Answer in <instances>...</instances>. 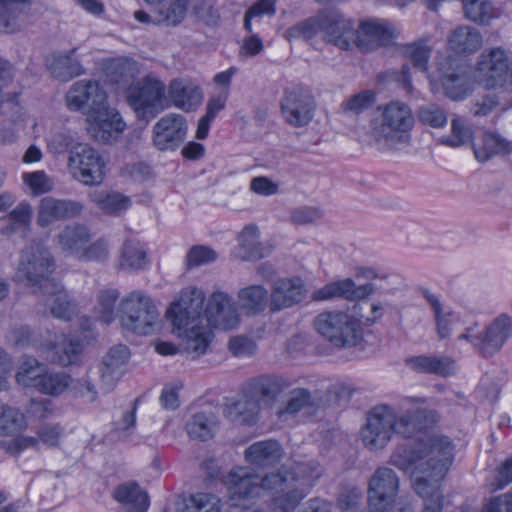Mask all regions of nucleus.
Masks as SVG:
<instances>
[{"mask_svg":"<svg viewBox=\"0 0 512 512\" xmlns=\"http://www.w3.org/2000/svg\"><path fill=\"white\" fill-rule=\"evenodd\" d=\"M330 11H321L315 16H312L288 30L291 37H300L304 40H311L316 35L321 34L322 39L325 41L327 31V20Z\"/></svg>","mask_w":512,"mask_h":512,"instance_id":"44","label":"nucleus"},{"mask_svg":"<svg viewBox=\"0 0 512 512\" xmlns=\"http://www.w3.org/2000/svg\"><path fill=\"white\" fill-rule=\"evenodd\" d=\"M283 458V449L276 440H263L251 444L244 451V459L256 468H269Z\"/></svg>","mask_w":512,"mask_h":512,"instance_id":"32","label":"nucleus"},{"mask_svg":"<svg viewBox=\"0 0 512 512\" xmlns=\"http://www.w3.org/2000/svg\"><path fill=\"white\" fill-rule=\"evenodd\" d=\"M327 21L326 43L343 51L359 49V30L353 20L330 11Z\"/></svg>","mask_w":512,"mask_h":512,"instance_id":"19","label":"nucleus"},{"mask_svg":"<svg viewBox=\"0 0 512 512\" xmlns=\"http://www.w3.org/2000/svg\"><path fill=\"white\" fill-rule=\"evenodd\" d=\"M83 204L72 199H58L52 196L43 197L37 206L36 223L41 228L66 219L79 216Z\"/></svg>","mask_w":512,"mask_h":512,"instance_id":"18","label":"nucleus"},{"mask_svg":"<svg viewBox=\"0 0 512 512\" xmlns=\"http://www.w3.org/2000/svg\"><path fill=\"white\" fill-rule=\"evenodd\" d=\"M420 293L433 312L439 338L445 339L449 337L452 332L453 311L445 308L439 296L432 293L429 289L421 288Z\"/></svg>","mask_w":512,"mask_h":512,"instance_id":"38","label":"nucleus"},{"mask_svg":"<svg viewBox=\"0 0 512 512\" xmlns=\"http://www.w3.org/2000/svg\"><path fill=\"white\" fill-rule=\"evenodd\" d=\"M315 103L311 95L304 91H286L281 101L285 121L294 127L306 126L313 118Z\"/></svg>","mask_w":512,"mask_h":512,"instance_id":"20","label":"nucleus"},{"mask_svg":"<svg viewBox=\"0 0 512 512\" xmlns=\"http://www.w3.org/2000/svg\"><path fill=\"white\" fill-rule=\"evenodd\" d=\"M204 300L200 289L188 287L182 290L179 299L167 311L174 333L181 339L183 349L193 358L207 351L212 336L211 330L203 324Z\"/></svg>","mask_w":512,"mask_h":512,"instance_id":"4","label":"nucleus"},{"mask_svg":"<svg viewBox=\"0 0 512 512\" xmlns=\"http://www.w3.org/2000/svg\"><path fill=\"white\" fill-rule=\"evenodd\" d=\"M49 359L52 363L68 366L77 361L83 351V344L75 338L62 335L61 341L50 347Z\"/></svg>","mask_w":512,"mask_h":512,"instance_id":"41","label":"nucleus"},{"mask_svg":"<svg viewBox=\"0 0 512 512\" xmlns=\"http://www.w3.org/2000/svg\"><path fill=\"white\" fill-rule=\"evenodd\" d=\"M118 318L124 330L138 335L155 333L161 322L160 312L154 301L139 290L128 293L120 300Z\"/></svg>","mask_w":512,"mask_h":512,"instance_id":"7","label":"nucleus"},{"mask_svg":"<svg viewBox=\"0 0 512 512\" xmlns=\"http://www.w3.org/2000/svg\"><path fill=\"white\" fill-rule=\"evenodd\" d=\"M358 30L359 50L362 52L373 51L382 45H386L399 34L393 24L379 19L362 21Z\"/></svg>","mask_w":512,"mask_h":512,"instance_id":"23","label":"nucleus"},{"mask_svg":"<svg viewBox=\"0 0 512 512\" xmlns=\"http://www.w3.org/2000/svg\"><path fill=\"white\" fill-rule=\"evenodd\" d=\"M54 269L55 262L48 248L34 241L21 251L14 278L34 293H40L55 282L51 278Z\"/></svg>","mask_w":512,"mask_h":512,"instance_id":"6","label":"nucleus"},{"mask_svg":"<svg viewBox=\"0 0 512 512\" xmlns=\"http://www.w3.org/2000/svg\"><path fill=\"white\" fill-rule=\"evenodd\" d=\"M475 157L479 161H487L495 155H505L511 152L512 147L509 142L498 134L485 132L481 141L473 146Z\"/></svg>","mask_w":512,"mask_h":512,"instance_id":"43","label":"nucleus"},{"mask_svg":"<svg viewBox=\"0 0 512 512\" xmlns=\"http://www.w3.org/2000/svg\"><path fill=\"white\" fill-rule=\"evenodd\" d=\"M454 445L442 435H431L419 440L411 449L399 446L390 457V463L413 478L417 495L437 490L454 460Z\"/></svg>","mask_w":512,"mask_h":512,"instance_id":"2","label":"nucleus"},{"mask_svg":"<svg viewBox=\"0 0 512 512\" xmlns=\"http://www.w3.org/2000/svg\"><path fill=\"white\" fill-rule=\"evenodd\" d=\"M466 18L469 20L487 24L498 16V10L490 0H462Z\"/></svg>","mask_w":512,"mask_h":512,"instance_id":"49","label":"nucleus"},{"mask_svg":"<svg viewBox=\"0 0 512 512\" xmlns=\"http://www.w3.org/2000/svg\"><path fill=\"white\" fill-rule=\"evenodd\" d=\"M32 0H0V32H18L29 14Z\"/></svg>","mask_w":512,"mask_h":512,"instance_id":"31","label":"nucleus"},{"mask_svg":"<svg viewBox=\"0 0 512 512\" xmlns=\"http://www.w3.org/2000/svg\"><path fill=\"white\" fill-rule=\"evenodd\" d=\"M46 367L35 358L27 357L23 360L16 374V381L24 387L38 388Z\"/></svg>","mask_w":512,"mask_h":512,"instance_id":"50","label":"nucleus"},{"mask_svg":"<svg viewBox=\"0 0 512 512\" xmlns=\"http://www.w3.org/2000/svg\"><path fill=\"white\" fill-rule=\"evenodd\" d=\"M379 116L370 122V137L383 151H401L411 143L414 116L401 101H391L379 107Z\"/></svg>","mask_w":512,"mask_h":512,"instance_id":"5","label":"nucleus"},{"mask_svg":"<svg viewBox=\"0 0 512 512\" xmlns=\"http://www.w3.org/2000/svg\"><path fill=\"white\" fill-rule=\"evenodd\" d=\"M91 236L86 226L72 223L64 226L55 236V247L68 256L78 258L84 246L90 242Z\"/></svg>","mask_w":512,"mask_h":512,"instance_id":"27","label":"nucleus"},{"mask_svg":"<svg viewBox=\"0 0 512 512\" xmlns=\"http://www.w3.org/2000/svg\"><path fill=\"white\" fill-rule=\"evenodd\" d=\"M406 365L417 373L435 374L446 377L455 371V362L448 356L423 354L405 360Z\"/></svg>","mask_w":512,"mask_h":512,"instance_id":"35","label":"nucleus"},{"mask_svg":"<svg viewBox=\"0 0 512 512\" xmlns=\"http://www.w3.org/2000/svg\"><path fill=\"white\" fill-rule=\"evenodd\" d=\"M239 307L249 315H257L270 308V294L263 285H249L237 293Z\"/></svg>","mask_w":512,"mask_h":512,"instance_id":"37","label":"nucleus"},{"mask_svg":"<svg viewBox=\"0 0 512 512\" xmlns=\"http://www.w3.org/2000/svg\"><path fill=\"white\" fill-rule=\"evenodd\" d=\"M169 97L175 107L185 112L195 110L201 103V89L192 82L175 79L168 88Z\"/></svg>","mask_w":512,"mask_h":512,"instance_id":"34","label":"nucleus"},{"mask_svg":"<svg viewBox=\"0 0 512 512\" xmlns=\"http://www.w3.org/2000/svg\"><path fill=\"white\" fill-rule=\"evenodd\" d=\"M166 85L150 73L126 89V100L140 120L149 121L165 110Z\"/></svg>","mask_w":512,"mask_h":512,"instance_id":"8","label":"nucleus"},{"mask_svg":"<svg viewBox=\"0 0 512 512\" xmlns=\"http://www.w3.org/2000/svg\"><path fill=\"white\" fill-rule=\"evenodd\" d=\"M275 13L274 0H259L253 4L245 13L244 16V29L250 34L244 37L239 51V56L243 58L254 57L259 55L263 49L264 44L262 39L252 33V19L262 15H273Z\"/></svg>","mask_w":512,"mask_h":512,"instance_id":"24","label":"nucleus"},{"mask_svg":"<svg viewBox=\"0 0 512 512\" xmlns=\"http://www.w3.org/2000/svg\"><path fill=\"white\" fill-rule=\"evenodd\" d=\"M193 3V13L195 16L207 25H216L220 19L218 10L209 0H195Z\"/></svg>","mask_w":512,"mask_h":512,"instance_id":"62","label":"nucleus"},{"mask_svg":"<svg viewBox=\"0 0 512 512\" xmlns=\"http://www.w3.org/2000/svg\"><path fill=\"white\" fill-rule=\"evenodd\" d=\"M229 350L237 357L250 356L256 350V343L246 336H237L229 341Z\"/></svg>","mask_w":512,"mask_h":512,"instance_id":"64","label":"nucleus"},{"mask_svg":"<svg viewBox=\"0 0 512 512\" xmlns=\"http://www.w3.org/2000/svg\"><path fill=\"white\" fill-rule=\"evenodd\" d=\"M187 130V122L182 115L169 113L153 126V144L160 151L175 150L185 140Z\"/></svg>","mask_w":512,"mask_h":512,"instance_id":"16","label":"nucleus"},{"mask_svg":"<svg viewBox=\"0 0 512 512\" xmlns=\"http://www.w3.org/2000/svg\"><path fill=\"white\" fill-rule=\"evenodd\" d=\"M147 263L146 252L143 247L134 241L125 242L122 250L120 266L127 270H139Z\"/></svg>","mask_w":512,"mask_h":512,"instance_id":"53","label":"nucleus"},{"mask_svg":"<svg viewBox=\"0 0 512 512\" xmlns=\"http://www.w3.org/2000/svg\"><path fill=\"white\" fill-rule=\"evenodd\" d=\"M307 290L299 277L276 280L270 293V311L278 312L302 302Z\"/></svg>","mask_w":512,"mask_h":512,"instance_id":"22","label":"nucleus"},{"mask_svg":"<svg viewBox=\"0 0 512 512\" xmlns=\"http://www.w3.org/2000/svg\"><path fill=\"white\" fill-rule=\"evenodd\" d=\"M314 326L323 338L338 348L354 346L359 339L357 322L341 311L320 313L314 320Z\"/></svg>","mask_w":512,"mask_h":512,"instance_id":"10","label":"nucleus"},{"mask_svg":"<svg viewBox=\"0 0 512 512\" xmlns=\"http://www.w3.org/2000/svg\"><path fill=\"white\" fill-rule=\"evenodd\" d=\"M119 296V291L113 288L98 292L94 310L98 318L105 324H110L114 320L115 303Z\"/></svg>","mask_w":512,"mask_h":512,"instance_id":"51","label":"nucleus"},{"mask_svg":"<svg viewBox=\"0 0 512 512\" xmlns=\"http://www.w3.org/2000/svg\"><path fill=\"white\" fill-rule=\"evenodd\" d=\"M260 233L256 225H247L237 237L238 246L233 255L242 261H256L267 257L271 249L259 241Z\"/></svg>","mask_w":512,"mask_h":512,"instance_id":"29","label":"nucleus"},{"mask_svg":"<svg viewBox=\"0 0 512 512\" xmlns=\"http://www.w3.org/2000/svg\"><path fill=\"white\" fill-rule=\"evenodd\" d=\"M290 383L278 375H262L251 379L246 387L264 407H272Z\"/></svg>","mask_w":512,"mask_h":512,"instance_id":"26","label":"nucleus"},{"mask_svg":"<svg viewBox=\"0 0 512 512\" xmlns=\"http://www.w3.org/2000/svg\"><path fill=\"white\" fill-rule=\"evenodd\" d=\"M323 469L315 460L284 465L261 478L248 467H235L222 479L231 505L248 508L261 491L273 494V505L281 512H293L322 476Z\"/></svg>","mask_w":512,"mask_h":512,"instance_id":"1","label":"nucleus"},{"mask_svg":"<svg viewBox=\"0 0 512 512\" xmlns=\"http://www.w3.org/2000/svg\"><path fill=\"white\" fill-rule=\"evenodd\" d=\"M399 480L395 472L386 467L376 470L368 489L369 507L372 512H384L395 501Z\"/></svg>","mask_w":512,"mask_h":512,"instance_id":"14","label":"nucleus"},{"mask_svg":"<svg viewBox=\"0 0 512 512\" xmlns=\"http://www.w3.org/2000/svg\"><path fill=\"white\" fill-rule=\"evenodd\" d=\"M445 93L453 100L463 98L469 89L466 61L458 57L440 58L437 62Z\"/></svg>","mask_w":512,"mask_h":512,"instance_id":"15","label":"nucleus"},{"mask_svg":"<svg viewBox=\"0 0 512 512\" xmlns=\"http://www.w3.org/2000/svg\"><path fill=\"white\" fill-rule=\"evenodd\" d=\"M67 107L82 112L86 118L108 105L107 93L95 80L75 82L66 94Z\"/></svg>","mask_w":512,"mask_h":512,"instance_id":"13","label":"nucleus"},{"mask_svg":"<svg viewBox=\"0 0 512 512\" xmlns=\"http://www.w3.org/2000/svg\"><path fill=\"white\" fill-rule=\"evenodd\" d=\"M45 297L44 305L55 318L69 321L77 312L75 302L70 298L64 287L58 283L48 284V287L40 292Z\"/></svg>","mask_w":512,"mask_h":512,"instance_id":"30","label":"nucleus"},{"mask_svg":"<svg viewBox=\"0 0 512 512\" xmlns=\"http://www.w3.org/2000/svg\"><path fill=\"white\" fill-rule=\"evenodd\" d=\"M217 253L208 246H192L186 255V265L188 268L198 267L215 261Z\"/></svg>","mask_w":512,"mask_h":512,"instance_id":"60","label":"nucleus"},{"mask_svg":"<svg viewBox=\"0 0 512 512\" xmlns=\"http://www.w3.org/2000/svg\"><path fill=\"white\" fill-rule=\"evenodd\" d=\"M482 42L479 30L469 25L457 26L447 37L449 49L458 55L476 53L482 47Z\"/></svg>","mask_w":512,"mask_h":512,"instance_id":"33","label":"nucleus"},{"mask_svg":"<svg viewBox=\"0 0 512 512\" xmlns=\"http://www.w3.org/2000/svg\"><path fill=\"white\" fill-rule=\"evenodd\" d=\"M437 421V414L419 406L400 411L382 405L373 408L366 425L361 430V439L370 450L383 449L391 440L392 434L410 438Z\"/></svg>","mask_w":512,"mask_h":512,"instance_id":"3","label":"nucleus"},{"mask_svg":"<svg viewBox=\"0 0 512 512\" xmlns=\"http://www.w3.org/2000/svg\"><path fill=\"white\" fill-rule=\"evenodd\" d=\"M89 198L100 210L111 215H118L131 205L130 198L118 192L96 190L89 194Z\"/></svg>","mask_w":512,"mask_h":512,"instance_id":"46","label":"nucleus"},{"mask_svg":"<svg viewBox=\"0 0 512 512\" xmlns=\"http://www.w3.org/2000/svg\"><path fill=\"white\" fill-rule=\"evenodd\" d=\"M376 100L372 90H363L349 97L341 104L343 112L351 115H359L371 107Z\"/></svg>","mask_w":512,"mask_h":512,"instance_id":"56","label":"nucleus"},{"mask_svg":"<svg viewBox=\"0 0 512 512\" xmlns=\"http://www.w3.org/2000/svg\"><path fill=\"white\" fill-rule=\"evenodd\" d=\"M14 109L15 118H13L12 124H0V142L3 144H11L15 142L19 129L22 128L25 123V113L22 111V108L18 105L14 107Z\"/></svg>","mask_w":512,"mask_h":512,"instance_id":"59","label":"nucleus"},{"mask_svg":"<svg viewBox=\"0 0 512 512\" xmlns=\"http://www.w3.org/2000/svg\"><path fill=\"white\" fill-rule=\"evenodd\" d=\"M114 499L122 505L123 512H146L149 496L137 483L127 482L117 486L113 492Z\"/></svg>","mask_w":512,"mask_h":512,"instance_id":"36","label":"nucleus"},{"mask_svg":"<svg viewBox=\"0 0 512 512\" xmlns=\"http://www.w3.org/2000/svg\"><path fill=\"white\" fill-rule=\"evenodd\" d=\"M32 215V206L26 201L20 202L8 215L9 229L23 232L29 230Z\"/></svg>","mask_w":512,"mask_h":512,"instance_id":"57","label":"nucleus"},{"mask_svg":"<svg viewBox=\"0 0 512 512\" xmlns=\"http://www.w3.org/2000/svg\"><path fill=\"white\" fill-rule=\"evenodd\" d=\"M109 251L105 242L99 240L83 247L78 259L82 261H104L108 258Z\"/></svg>","mask_w":512,"mask_h":512,"instance_id":"63","label":"nucleus"},{"mask_svg":"<svg viewBox=\"0 0 512 512\" xmlns=\"http://www.w3.org/2000/svg\"><path fill=\"white\" fill-rule=\"evenodd\" d=\"M37 388L43 394L56 396L63 393L71 384V377L65 372L45 370Z\"/></svg>","mask_w":512,"mask_h":512,"instance_id":"52","label":"nucleus"},{"mask_svg":"<svg viewBox=\"0 0 512 512\" xmlns=\"http://www.w3.org/2000/svg\"><path fill=\"white\" fill-rule=\"evenodd\" d=\"M88 134L99 143H110L125 129V123L118 111L109 105L86 118Z\"/></svg>","mask_w":512,"mask_h":512,"instance_id":"17","label":"nucleus"},{"mask_svg":"<svg viewBox=\"0 0 512 512\" xmlns=\"http://www.w3.org/2000/svg\"><path fill=\"white\" fill-rule=\"evenodd\" d=\"M68 168L72 176L84 185H99L105 178V163L101 155L87 144L71 148Z\"/></svg>","mask_w":512,"mask_h":512,"instance_id":"12","label":"nucleus"},{"mask_svg":"<svg viewBox=\"0 0 512 512\" xmlns=\"http://www.w3.org/2000/svg\"><path fill=\"white\" fill-rule=\"evenodd\" d=\"M472 139L471 129L458 117L451 121V134L442 138V143L450 147H459Z\"/></svg>","mask_w":512,"mask_h":512,"instance_id":"58","label":"nucleus"},{"mask_svg":"<svg viewBox=\"0 0 512 512\" xmlns=\"http://www.w3.org/2000/svg\"><path fill=\"white\" fill-rule=\"evenodd\" d=\"M129 358V350L127 346L119 344L110 348L108 353L103 357L102 366L100 368L101 378L105 385L112 387L121 374V367Z\"/></svg>","mask_w":512,"mask_h":512,"instance_id":"39","label":"nucleus"},{"mask_svg":"<svg viewBox=\"0 0 512 512\" xmlns=\"http://www.w3.org/2000/svg\"><path fill=\"white\" fill-rule=\"evenodd\" d=\"M374 292L373 284L367 283L357 286L355 282L346 278L326 284L315 290L312 299L315 301L329 300L332 298H344L349 301L361 300Z\"/></svg>","mask_w":512,"mask_h":512,"instance_id":"25","label":"nucleus"},{"mask_svg":"<svg viewBox=\"0 0 512 512\" xmlns=\"http://www.w3.org/2000/svg\"><path fill=\"white\" fill-rule=\"evenodd\" d=\"M205 319L214 328L230 330L236 327L239 316L232 297L221 291L214 292L208 300Z\"/></svg>","mask_w":512,"mask_h":512,"instance_id":"21","label":"nucleus"},{"mask_svg":"<svg viewBox=\"0 0 512 512\" xmlns=\"http://www.w3.org/2000/svg\"><path fill=\"white\" fill-rule=\"evenodd\" d=\"M318 405L319 397L316 393L306 388H295L289 392L285 406L278 411V415H295L302 410L314 409Z\"/></svg>","mask_w":512,"mask_h":512,"instance_id":"45","label":"nucleus"},{"mask_svg":"<svg viewBox=\"0 0 512 512\" xmlns=\"http://www.w3.org/2000/svg\"><path fill=\"white\" fill-rule=\"evenodd\" d=\"M419 121L433 128H440L447 123V116L444 110L435 104L422 106L418 110Z\"/></svg>","mask_w":512,"mask_h":512,"instance_id":"61","label":"nucleus"},{"mask_svg":"<svg viewBox=\"0 0 512 512\" xmlns=\"http://www.w3.org/2000/svg\"><path fill=\"white\" fill-rule=\"evenodd\" d=\"M27 427V420L20 409L0 402V435L14 436Z\"/></svg>","mask_w":512,"mask_h":512,"instance_id":"48","label":"nucleus"},{"mask_svg":"<svg viewBox=\"0 0 512 512\" xmlns=\"http://www.w3.org/2000/svg\"><path fill=\"white\" fill-rule=\"evenodd\" d=\"M106 76L111 83L127 85L140 73L138 62L129 58H117L108 62Z\"/></svg>","mask_w":512,"mask_h":512,"instance_id":"42","label":"nucleus"},{"mask_svg":"<svg viewBox=\"0 0 512 512\" xmlns=\"http://www.w3.org/2000/svg\"><path fill=\"white\" fill-rule=\"evenodd\" d=\"M261 411L259 401L245 386L242 395L226 405L225 415L238 424L252 426L257 423Z\"/></svg>","mask_w":512,"mask_h":512,"instance_id":"28","label":"nucleus"},{"mask_svg":"<svg viewBox=\"0 0 512 512\" xmlns=\"http://www.w3.org/2000/svg\"><path fill=\"white\" fill-rule=\"evenodd\" d=\"M475 79L486 88L508 85L512 88V56L502 48H494L480 55Z\"/></svg>","mask_w":512,"mask_h":512,"instance_id":"11","label":"nucleus"},{"mask_svg":"<svg viewBox=\"0 0 512 512\" xmlns=\"http://www.w3.org/2000/svg\"><path fill=\"white\" fill-rule=\"evenodd\" d=\"M76 49H71L66 53L55 54L50 62L48 68L51 74L61 80L69 81L74 77L84 74V69L80 61L74 57Z\"/></svg>","mask_w":512,"mask_h":512,"instance_id":"40","label":"nucleus"},{"mask_svg":"<svg viewBox=\"0 0 512 512\" xmlns=\"http://www.w3.org/2000/svg\"><path fill=\"white\" fill-rule=\"evenodd\" d=\"M401 53L406 59L412 62L416 69L420 71H425L427 69L431 48L427 45L425 40H418L416 42L403 45L401 47Z\"/></svg>","mask_w":512,"mask_h":512,"instance_id":"55","label":"nucleus"},{"mask_svg":"<svg viewBox=\"0 0 512 512\" xmlns=\"http://www.w3.org/2000/svg\"><path fill=\"white\" fill-rule=\"evenodd\" d=\"M22 180L32 196L49 193L55 186L54 179L43 170L23 173Z\"/></svg>","mask_w":512,"mask_h":512,"instance_id":"54","label":"nucleus"},{"mask_svg":"<svg viewBox=\"0 0 512 512\" xmlns=\"http://www.w3.org/2000/svg\"><path fill=\"white\" fill-rule=\"evenodd\" d=\"M217 428L218 419L213 413H196L186 423V431L193 439H210L214 436Z\"/></svg>","mask_w":512,"mask_h":512,"instance_id":"47","label":"nucleus"},{"mask_svg":"<svg viewBox=\"0 0 512 512\" xmlns=\"http://www.w3.org/2000/svg\"><path fill=\"white\" fill-rule=\"evenodd\" d=\"M511 331V318L503 314L495 318L486 328H480L477 323L468 326L458 339L470 342L481 356L489 358L501 350Z\"/></svg>","mask_w":512,"mask_h":512,"instance_id":"9","label":"nucleus"}]
</instances>
